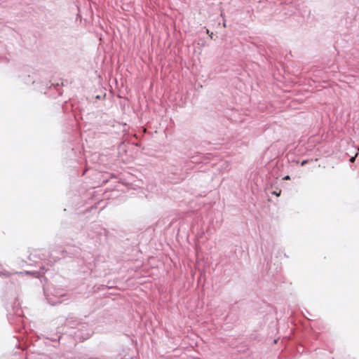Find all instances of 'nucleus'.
Returning a JSON list of instances; mask_svg holds the SVG:
<instances>
[{
	"label": "nucleus",
	"instance_id": "f257e3e1",
	"mask_svg": "<svg viewBox=\"0 0 359 359\" xmlns=\"http://www.w3.org/2000/svg\"><path fill=\"white\" fill-rule=\"evenodd\" d=\"M357 155H358V154H356L355 155V156L351 157V159H350V161L353 163L355 161V158H356Z\"/></svg>",
	"mask_w": 359,
	"mask_h": 359
},
{
	"label": "nucleus",
	"instance_id": "f03ea898",
	"mask_svg": "<svg viewBox=\"0 0 359 359\" xmlns=\"http://www.w3.org/2000/svg\"><path fill=\"white\" fill-rule=\"evenodd\" d=\"M308 163H309V161H303L301 164L302 166H304V165H306Z\"/></svg>",
	"mask_w": 359,
	"mask_h": 359
},
{
	"label": "nucleus",
	"instance_id": "7ed1b4c3",
	"mask_svg": "<svg viewBox=\"0 0 359 359\" xmlns=\"http://www.w3.org/2000/svg\"><path fill=\"white\" fill-rule=\"evenodd\" d=\"M290 176H289V175H287V176H285V177L283 178V180H290Z\"/></svg>",
	"mask_w": 359,
	"mask_h": 359
}]
</instances>
